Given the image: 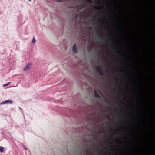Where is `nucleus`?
Instances as JSON below:
<instances>
[{
  "instance_id": "nucleus-13",
  "label": "nucleus",
  "mask_w": 155,
  "mask_h": 155,
  "mask_svg": "<svg viewBox=\"0 0 155 155\" xmlns=\"http://www.w3.org/2000/svg\"><path fill=\"white\" fill-rule=\"evenodd\" d=\"M81 18V15H80L79 16V21H80Z\"/></svg>"
},
{
  "instance_id": "nucleus-20",
  "label": "nucleus",
  "mask_w": 155,
  "mask_h": 155,
  "mask_svg": "<svg viewBox=\"0 0 155 155\" xmlns=\"http://www.w3.org/2000/svg\"><path fill=\"white\" fill-rule=\"evenodd\" d=\"M29 1L31 2V0H28Z\"/></svg>"
},
{
  "instance_id": "nucleus-2",
  "label": "nucleus",
  "mask_w": 155,
  "mask_h": 155,
  "mask_svg": "<svg viewBox=\"0 0 155 155\" xmlns=\"http://www.w3.org/2000/svg\"><path fill=\"white\" fill-rule=\"evenodd\" d=\"M77 47L75 44H74L73 48H72V51L73 52L75 53H76L78 52V51L77 50Z\"/></svg>"
},
{
  "instance_id": "nucleus-10",
  "label": "nucleus",
  "mask_w": 155,
  "mask_h": 155,
  "mask_svg": "<svg viewBox=\"0 0 155 155\" xmlns=\"http://www.w3.org/2000/svg\"><path fill=\"white\" fill-rule=\"evenodd\" d=\"M11 83V82H9L8 83H7L4 84L3 85L4 86H7L9 85V84Z\"/></svg>"
},
{
  "instance_id": "nucleus-1",
  "label": "nucleus",
  "mask_w": 155,
  "mask_h": 155,
  "mask_svg": "<svg viewBox=\"0 0 155 155\" xmlns=\"http://www.w3.org/2000/svg\"><path fill=\"white\" fill-rule=\"evenodd\" d=\"M12 101L11 100H8L3 101L2 103H1V104H3L7 103L12 104Z\"/></svg>"
},
{
  "instance_id": "nucleus-18",
  "label": "nucleus",
  "mask_w": 155,
  "mask_h": 155,
  "mask_svg": "<svg viewBox=\"0 0 155 155\" xmlns=\"http://www.w3.org/2000/svg\"><path fill=\"white\" fill-rule=\"evenodd\" d=\"M107 118H108V120H110V119H109V117H108Z\"/></svg>"
},
{
  "instance_id": "nucleus-8",
  "label": "nucleus",
  "mask_w": 155,
  "mask_h": 155,
  "mask_svg": "<svg viewBox=\"0 0 155 155\" xmlns=\"http://www.w3.org/2000/svg\"><path fill=\"white\" fill-rule=\"evenodd\" d=\"M99 74L101 76H103L104 75V72L102 70H101V71H99L98 72Z\"/></svg>"
},
{
  "instance_id": "nucleus-17",
  "label": "nucleus",
  "mask_w": 155,
  "mask_h": 155,
  "mask_svg": "<svg viewBox=\"0 0 155 155\" xmlns=\"http://www.w3.org/2000/svg\"><path fill=\"white\" fill-rule=\"evenodd\" d=\"M77 16H76V17H75V20H76V19L77 18Z\"/></svg>"
},
{
  "instance_id": "nucleus-14",
  "label": "nucleus",
  "mask_w": 155,
  "mask_h": 155,
  "mask_svg": "<svg viewBox=\"0 0 155 155\" xmlns=\"http://www.w3.org/2000/svg\"><path fill=\"white\" fill-rule=\"evenodd\" d=\"M96 2L97 3V4H99L100 3V2L99 0H97L96 1Z\"/></svg>"
},
{
  "instance_id": "nucleus-19",
  "label": "nucleus",
  "mask_w": 155,
  "mask_h": 155,
  "mask_svg": "<svg viewBox=\"0 0 155 155\" xmlns=\"http://www.w3.org/2000/svg\"><path fill=\"white\" fill-rule=\"evenodd\" d=\"M116 53H117V54H118V52L117 51H116Z\"/></svg>"
},
{
  "instance_id": "nucleus-21",
  "label": "nucleus",
  "mask_w": 155,
  "mask_h": 155,
  "mask_svg": "<svg viewBox=\"0 0 155 155\" xmlns=\"http://www.w3.org/2000/svg\"><path fill=\"white\" fill-rule=\"evenodd\" d=\"M117 141H117V140H116V142H117Z\"/></svg>"
},
{
  "instance_id": "nucleus-11",
  "label": "nucleus",
  "mask_w": 155,
  "mask_h": 155,
  "mask_svg": "<svg viewBox=\"0 0 155 155\" xmlns=\"http://www.w3.org/2000/svg\"><path fill=\"white\" fill-rule=\"evenodd\" d=\"M87 2V3L90 4H91V0H85Z\"/></svg>"
},
{
  "instance_id": "nucleus-12",
  "label": "nucleus",
  "mask_w": 155,
  "mask_h": 155,
  "mask_svg": "<svg viewBox=\"0 0 155 155\" xmlns=\"http://www.w3.org/2000/svg\"><path fill=\"white\" fill-rule=\"evenodd\" d=\"M32 42L33 43H34L35 42V37H34L33 40H32Z\"/></svg>"
},
{
  "instance_id": "nucleus-15",
  "label": "nucleus",
  "mask_w": 155,
  "mask_h": 155,
  "mask_svg": "<svg viewBox=\"0 0 155 155\" xmlns=\"http://www.w3.org/2000/svg\"><path fill=\"white\" fill-rule=\"evenodd\" d=\"M24 148H25V150H26L27 149V148L25 147V146H24Z\"/></svg>"
},
{
  "instance_id": "nucleus-7",
  "label": "nucleus",
  "mask_w": 155,
  "mask_h": 155,
  "mask_svg": "<svg viewBox=\"0 0 155 155\" xmlns=\"http://www.w3.org/2000/svg\"><path fill=\"white\" fill-rule=\"evenodd\" d=\"M93 8L96 10H100V8L98 6H94Z\"/></svg>"
},
{
  "instance_id": "nucleus-4",
  "label": "nucleus",
  "mask_w": 155,
  "mask_h": 155,
  "mask_svg": "<svg viewBox=\"0 0 155 155\" xmlns=\"http://www.w3.org/2000/svg\"><path fill=\"white\" fill-rule=\"evenodd\" d=\"M98 36L99 38H100V40L101 41H103L104 42H107V40L106 39H104L102 36L101 34L99 33H98Z\"/></svg>"
},
{
  "instance_id": "nucleus-5",
  "label": "nucleus",
  "mask_w": 155,
  "mask_h": 155,
  "mask_svg": "<svg viewBox=\"0 0 155 155\" xmlns=\"http://www.w3.org/2000/svg\"><path fill=\"white\" fill-rule=\"evenodd\" d=\"M94 96L95 97H97L99 98H100V97L98 93L95 90H94Z\"/></svg>"
},
{
  "instance_id": "nucleus-9",
  "label": "nucleus",
  "mask_w": 155,
  "mask_h": 155,
  "mask_svg": "<svg viewBox=\"0 0 155 155\" xmlns=\"http://www.w3.org/2000/svg\"><path fill=\"white\" fill-rule=\"evenodd\" d=\"M4 147H0V152L2 153L4 151Z\"/></svg>"
},
{
  "instance_id": "nucleus-6",
  "label": "nucleus",
  "mask_w": 155,
  "mask_h": 155,
  "mask_svg": "<svg viewBox=\"0 0 155 155\" xmlns=\"http://www.w3.org/2000/svg\"><path fill=\"white\" fill-rule=\"evenodd\" d=\"M96 68L98 72L102 70L101 66H97L96 67Z\"/></svg>"
},
{
  "instance_id": "nucleus-16",
  "label": "nucleus",
  "mask_w": 155,
  "mask_h": 155,
  "mask_svg": "<svg viewBox=\"0 0 155 155\" xmlns=\"http://www.w3.org/2000/svg\"><path fill=\"white\" fill-rule=\"evenodd\" d=\"M86 155H88V153H87V151H86Z\"/></svg>"
},
{
  "instance_id": "nucleus-3",
  "label": "nucleus",
  "mask_w": 155,
  "mask_h": 155,
  "mask_svg": "<svg viewBox=\"0 0 155 155\" xmlns=\"http://www.w3.org/2000/svg\"><path fill=\"white\" fill-rule=\"evenodd\" d=\"M31 65L30 64H28L24 68L23 70L24 71H26L30 69L31 68Z\"/></svg>"
}]
</instances>
